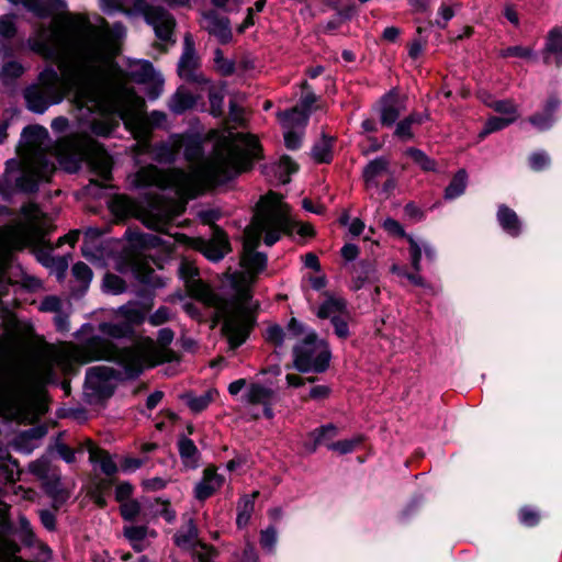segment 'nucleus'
Listing matches in <instances>:
<instances>
[{
	"label": "nucleus",
	"mask_w": 562,
	"mask_h": 562,
	"mask_svg": "<svg viewBox=\"0 0 562 562\" xmlns=\"http://www.w3.org/2000/svg\"><path fill=\"white\" fill-rule=\"evenodd\" d=\"M32 49L57 60L60 75L50 68L41 72L38 82L24 91L31 105L56 104L70 92L80 102L144 105L145 100L132 82L144 85L150 99L159 95L162 88L160 82L151 81L154 70L148 64L130 74L114 68L109 40L93 27L75 32L41 27Z\"/></svg>",
	"instance_id": "nucleus-1"
},
{
	"label": "nucleus",
	"mask_w": 562,
	"mask_h": 562,
	"mask_svg": "<svg viewBox=\"0 0 562 562\" xmlns=\"http://www.w3.org/2000/svg\"><path fill=\"white\" fill-rule=\"evenodd\" d=\"M246 149L231 148L215 153L203 170L204 178L215 184H225L243 172L250 171L256 160L263 158L259 139L251 134L240 135Z\"/></svg>",
	"instance_id": "nucleus-2"
},
{
	"label": "nucleus",
	"mask_w": 562,
	"mask_h": 562,
	"mask_svg": "<svg viewBox=\"0 0 562 562\" xmlns=\"http://www.w3.org/2000/svg\"><path fill=\"white\" fill-rule=\"evenodd\" d=\"M233 302L221 297V303L214 306L216 311L211 317V328L222 323L221 335L227 339L229 349L236 350L250 337L257 325V313L243 304L236 305V313L232 311Z\"/></svg>",
	"instance_id": "nucleus-3"
},
{
	"label": "nucleus",
	"mask_w": 562,
	"mask_h": 562,
	"mask_svg": "<svg viewBox=\"0 0 562 562\" xmlns=\"http://www.w3.org/2000/svg\"><path fill=\"white\" fill-rule=\"evenodd\" d=\"M281 199V194L269 191L257 203V209L260 211L258 226L266 233L263 243L269 247L280 240L281 233L290 235L294 225L290 216L291 207L282 203Z\"/></svg>",
	"instance_id": "nucleus-4"
},
{
	"label": "nucleus",
	"mask_w": 562,
	"mask_h": 562,
	"mask_svg": "<svg viewBox=\"0 0 562 562\" xmlns=\"http://www.w3.org/2000/svg\"><path fill=\"white\" fill-rule=\"evenodd\" d=\"M323 349L314 357L316 347L296 344L293 349V364H286V369L294 368L300 373H324L330 364L331 351L327 341L321 340Z\"/></svg>",
	"instance_id": "nucleus-5"
},
{
	"label": "nucleus",
	"mask_w": 562,
	"mask_h": 562,
	"mask_svg": "<svg viewBox=\"0 0 562 562\" xmlns=\"http://www.w3.org/2000/svg\"><path fill=\"white\" fill-rule=\"evenodd\" d=\"M111 380L122 381V372L109 367H92L87 370L85 385L92 391L94 404L105 405L114 395L116 386Z\"/></svg>",
	"instance_id": "nucleus-6"
},
{
	"label": "nucleus",
	"mask_w": 562,
	"mask_h": 562,
	"mask_svg": "<svg viewBox=\"0 0 562 562\" xmlns=\"http://www.w3.org/2000/svg\"><path fill=\"white\" fill-rule=\"evenodd\" d=\"M132 272L134 278L143 285L136 291V295L142 300L139 305L150 311L154 306L155 291L166 286V279L156 274L147 262H135Z\"/></svg>",
	"instance_id": "nucleus-7"
},
{
	"label": "nucleus",
	"mask_w": 562,
	"mask_h": 562,
	"mask_svg": "<svg viewBox=\"0 0 562 562\" xmlns=\"http://www.w3.org/2000/svg\"><path fill=\"white\" fill-rule=\"evenodd\" d=\"M69 120L65 116L55 117L50 127L55 134L61 135L56 139V147L60 156L68 158L74 164V170L79 168L80 158V144L75 134L66 135L69 130Z\"/></svg>",
	"instance_id": "nucleus-8"
},
{
	"label": "nucleus",
	"mask_w": 562,
	"mask_h": 562,
	"mask_svg": "<svg viewBox=\"0 0 562 562\" xmlns=\"http://www.w3.org/2000/svg\"><path fill=\"white\" fill-rule=\"evenodd\" d=\"M183 45V53L178 64V75L186 81L207 85L209 81L200 71V58L195 52L194 41L190 34L184 36Z\"/></svg>",
	"instance_id": "nucleus-9"
},
{
	"label": "nucleus",
	"mask_w": 562,
	"mask_h": 562,
	"mask_svg": "<svg viewBox=\"0 0 562 562\" xmlns=\"http://www.w3.org/2000/svg\"><path fill=\"white\" fill-rule=\"evenodd\" d=\"M119 352L116 346L99 335L88 338L79 349L80 359L88 363L100 360H112Z\"/></svg>",
	"instance_id": "nucleus-10"
},
{
	"label": "nucleus",
	"mask_w": 562,
	"mask_h": 562,
	"mask_svg": "<svg viewBox=\"0 0 562 562\" xmlns=\"http://www.w3.org/2000/svg\"><path fill=\"white\" fill-rule=\"evenodd\" d=\"M198 250L210 261L218 262L232 251L227 233L218 225H213L212 237L201 239Z\"/></svg>",
	"instance_id": "nucleus-11"
},
{
	"label": "nucleus",
	"mask_w": 562,
	"mask_h": 562,
	"mask_svg": "<svg viewBox=\"0 0 562 562\" xmlns=\"http://www.w3.org/2000/svg\"><path fill=\"white\" fill-rule=\"evenodd\" d=\"M81 111L86 109L90 113H97L100 111L101 117L93 119L89 124V130L92 134L101 137H109L117 127L119 121L114 117L105 115L102 110H116L122 119L130 110H146L147 108H76Z\"/></svg>",
	"instance_id": "nucleus-12"
},
{
	"label": "nucleus",
	"mask_w": 562,
	"mask_h": 562,
	"mask_svg": "<svg viewBox=\"0 0 562 562\" xmlns=\"http://www.w3.org/2000/svg\"><path fill=\"white\" fill-rule=\"evenodd\" d=\"M124 238L133 248L139 250L161 249L162 251L170 252L172 249L170 243L164 240L158 235L144 233L138 227H127Z\"/></svg>",
	"instance_id": "nucleus-13"
},
{
	"label": "nucleus",
	"mask_w": 562,
	"mask_h": 562,
	"mask_svg": "<svg viewBox=\"0 0 562 562\" xmlns=\"http://www.w3.org/2000/svg\"><path fill=\"white\" fill-rule=\"evenodd\" d=\"M339 434L338 427L328 423L322 425L307 434L306 440L303 442V447L307 453H315L321 446H325L329 449V445L333 443V439Z\"/></svg>",
	"instance_id": "nucleus-14"
},
{
	"label": "nucleus",
	"mask_w": 562,
	"mask_h": 562,
	"mask_svg": "<svg viewBox=\"0 0 562 562\" xmlns=\"http://www.w3.org/2000/svg\"><path fill=\"white\" fill-rule=\"evenodd\" d=\"M313 108H286L277 116L283 130L305 132Z\"/></svg>",
	"instance_id": "nucleus-15"
},
{
	"label": "nucleus",
	"mask_w": 562,
	"mask_h": 562,
	"mask_svg": "<svg viewBox=\"0 0 562 562\" xmlns=\"http://www.w3.org/2000/svg\"><path fill=\"white\" fill-rule=\"evenodd\" d=\"M202 27L211 35L217 37L221 43H227L232 38L229 20L227 18L220 16L214 11H206L202 13Z\"/></svg>",
	"instance_id": "nucleus-16"
},
{
	"label": "nucleus",
	"mask_w": 562,
	"mask_h": 562,
	"mask_svg": "<svg viewBox=\"0 0 562 562\" xmlns=\"http://www.w3.org/2000/svg\"><path fill=\"white\" fill-rule=\"evenodd\" d=\"M499 115L490 116L482 131L479 133V138L484 139L490 134L502 131L512 123H514L519 116L517 108H494Z\"/></svg>",
	"instance_id": "nucleus-17"
},
{
	"label": "nucleus",
	"mask_w": 562,
	"mask_h": 562,
	"mask_svg": "<svg viewBox=\"0 0 562 562\" xmlns=\"http://www.w3.org/2000/svg\"><path fill=\"white\" fill-rule=\"evenodd\" d=\"M259 241L250 245L248 241L244 243L243 255L240 257V267L251 273L259 274L267 269L268 257L265 252L257 251Z\"/></svg>",
	"instance_id": "nucleus-18"
},
{
	"label": "nucleus",
	"mask_w": 562,
	"mask_h": 562,
	"mask_svg": "<svg viewBox=\"0 0 562 562\" xmlns=\"http://www.w3.org/2000/svg\"><path fill=\"white\" fill-rule=\"evenodd\" d=\"M115 484V477L94 476L90 481L87 495L98 508L104 509L108 506L106 495L111 493Z\"/></svg>",
	"instance_id": "nucleus-19"
},
{
	"label": "nucleus",
	"mask_w": 562,
	"mask_h": 562,
	"mask_svg": "<svg viewBox=\"0 0 562 562\" xmlns=\"http://www.w3.org/2000/svg\"><path fill=\"white\" fill-rule=\"evenodd\" d=\"M188 295L205 306H216L221 303V297L216 294L209 284L202 279L188 280L186 284Z\"/></svg>",
	"instance_id": "nucleus-20"
},
{
	"label": "nucleus",
	"mask_w": 562,
	"mask_h": 562,
	"mask_svg": "<svg viewBox=\"0 0 562 562\" xmlns=\"http://www.w3.org/2000/svg\"><path fill=\"white\" fill-rule=\"evenodd\" d=\"M300 165L289 155H282L279 160L270 166H265L267 175L273 173L281 184H288L291 176L299 172Z\"/></svg>",
	"instance_id": "nucleus-21"
},
{
	"label": "nucleus",
	"mask_w": 562,
	"mask_h": 562,
	"mask_svg": "<svg viewBox=\"0 0 562 562\" xmlns=\"http://www.w3.org/2000/svg\"><path fill=\"white\" fill-rule=\"evenodd\" d=\"M498 225L513 238L521 235L522 223L517 213L506 204H499L496 213Z\"/></svg>",
	"instance_id": "nucleus-22"
},
{
	"label": "nucleus",
	"mask_w": 562,
	"mask_h": 562,
	"mask_svg": "<svg viewBox=\"0 0 562 562\" xmlns=\"http://www.w3.org/2000/svg\"><path fill=\"white\" fill-rule=\"evenodd\" d=\"M148 15L151 19L156 33L161 40H168L176 25L175 20L161 8H153L148 11Z\"/></svg>",
	"instance_id": "nucleus-23"
},
{
	"label": "nucleus",
	"mask_w": 562,
	"mask_h": 562,
	"mask_svg": "<svg viewBox=\"0 0 562 562\" xmlns=\"http://www.w3.org/2000/svg\"><path fill=\"white\" fill-rule=\"evenodd\" d=\"M48 142H50L48 130L40 124H31L22 130L20 144L37 147L46 145Z\"/></svg>",
	"instance_id": "nucleus-24"
},
{
	"label": "nucleus",
	"mask_w": 562,
	"mask_h": 562,
	"mask_svg": "<svg viewBox=\"0 0 562 562\" xmlns=\"http://www.w3.org/2000/svg\"><path fill=\"white\" fill-rule=\"evenodd\" d=\"M199 529L194 519L190 518L187 522L186 530H180L173 535V542L182 550L191 551L198 548L196 542H203L199 538Z\"/></svg>",
	"instance_id": "nucleus-25"
},
{
	"label": "nucleus",
	"mask_w": 562,
	"mask_h": 562,
	"mask_svg": "<svg viewBox=\"0 0 562 562\" xmlns=\"http://www.w3.org/2000/svg\"><path fill=\"white\" fill-rule=\"evenodd\" d=\"M336 137L329 136L325 133L322 134L319 142L314 143L311 149V156L316 164H330L334 158L333 147Z\"/></svg>",
	"instance_id": "nucleus-26"
},
{
	"label": "nucleus",
	"mask_w": 562,
	"mask_h": 562,
	"mask_svg": "<svg viewBox=\"0 0 562 562\" xmlns=\"http://www.w3.org/2000/svg\"><path fill=\"white\" fill-rule=\"evenodd\" d=\"M89 460L91 463H99L105 477H115L120 468L114 462L111 453L102 448H93L90 450Z\"/></svg>",
	"instance_id": "nucleus-27"
},
{
	"label": "nucleus",
	"mask_w": 562,
	"mask_h": 562,
	"mask_svg": "<svg viewBox=\"0 0 562 562\" xmlns=\"http://www.w3.org/2000/svg\"><path fill=\"white\" fill-rule=\"evenodd\" d=\"M148 312L149 311L139 305V302L130 301L128 303L121 305L117 308L116 314L125 319L124 323L132 324V327H134L135 325L144 323Z\"/></svg>",
	"instance_id": "nucleus-28"
},
{
	"label": "nucleus",
	"mask_w": 562,
	"mask_h": 562,
	"mask_svg": "<svg viewBox=\"0 0 562 562\" xmlns=\"http://www.w3.org/2000/svg\"><path fill=\"white\" fill-rule=\"evenodd\" d=\"M178 450L186 467H191L192 469L198 467L200 452L192 439L188 438L186 435H180L178 439Z\"/></svg>",
	"instance_id": "nucleus-29"
},
{
	"label": "nucleus",
	"mask_w": 562,
	"mask_h": 562,
	"mask_svg": "<svg viewBox=\"0 0 562 562\" xmlns=\"http://www.w3.org/2000/svg\"><path fill=\"white\" fill-rule=\"evenodd\" d=\"M120 364L123 367L125 378L135 380L143 373L140 358L130 348L122 351Z\"/></svg>",
	"instance_id": "nucleus-30"
},
{
	"label": "nucleus",
	"mask_w": 562,
	"mask_h": 562,
	"mask_svg": "<svg viewBox=\"0 0 562 562\" xmlns=\"http://www.w3.org/2000/svg\"><path fill=\"white\" fill-rule=\"evenodd\" d=\"M161 171L155 165L142 167L134 178V186L138 189H148L157 186L160 180Z\"/></svg>",
	"instance_id": "nucleus-31"
},
{
	"label": "nucleus",
	"mask_w": 562,
	"mask_h": 562,
	"mask_svg": "<svg viewBox=\"0 0 562 562\" xmlns=\"http://www.w3.org/2000/svg\"><path fill=\"white\" fill-rule=\"evenodd\" d=\"M259 495V492H254L251 495L243 496L237 505V517H236V526L238 529L245 528L250 518L251 514L255 509V498Z\"/></svg>",
	"instance_id": "nucleus-32"
},
{
	"label": "nucleus",
	"mask_w": 562,
	"mask_h": 562,
	"mask_svg": "<svg viewBox=\"0 0 562 562\" xmlns=\"http://www.w3.org/2000/svg\"><path fill=\"white\" fill-rule=\"evenodd\" d=\"M404 155L412 159V161L420 168L424 172H437L438 162L430 158L425 151L417 147H408L405 149Z\"/></svg>",
	"instance_id": "nucleus-33"
},
{
	"label": "nucleus",
	"mask_w": 562,
	"mask_h": 562,
	"mask_svg": "<svg viewBox=\"0 0 562 562\" xmlns=\"http://www.w3.org/2000/svg\"><path fill=\"white\" fill-rule=\"evenodd\" d=\"M468 173L465 169H459L445 189V198L457 199L462 195L467 188Z\"/></svg>",
	"instance_id": "nucleus-34"
},
{
	"label": "nucleus",
	"mask_w": 562,
	"mask_h": 562,
	"mask_svg": "<svg viewBox=\"0 0 562 562\" xmlns=\"http://www.w3.org/2000/svg\"><path fill=\"white\" fill-rule=\"evenodd\" d=\"M44 178L34 173H22L14 180L16 192L34 194L40 190V184Z\"/></svg>",
	"instance_id": "nucleus-35"
},
{
	"label": "nucleus",
	"mask_w": 562,
	"mask_h": 562,
	"mask_svg": "<svg viewBox=\"0 0 562 562\" xmlns=\"http://www.w3.org/2000/svg\"><path fill=\"white\" fill-rule=\"evenodd\" d=\"M274 396L272 389L266 387L259 383H251L246 397L247 402L251 405H262L271 401Z\"/></svg>",
	"instance_id": "nucleus-36"
},
{
	"label": "nucleus",
	"mask_w": 562,
	"mask_h": 562,
	"mask_svg": "<svg viewBox=\"0 0 562 562\" xmlns=\"http://www.w3.org/2000/svg\"><path fill=\"white\" fill-rule=\"evenodd\" d=\"M151 150V159L158 164L170 165L176 161L177 151L170 144L166 142L155 143Z\"/></svg>",
	"instance_id": "nucleus-37"
},
{
	"label": "nucleus",
	"mask_w": 562,
	"mask_h": 562,
	"mask_svg": "<svg viewBox=\"0 0 562 562\" xmlns=\"http://www.w3.org/2000/svg\"><path fill=\"white\" fill-rule=\"evenodd\" d=\"M215 390H209L200 396H193L191 393H186L182 398H188L187 405L193 413H201L205 411L214 400Z\"/></svg>",
	"instance_id": "nucleus-38"
},
{
	"label": "nucleus",
	"mask_w": 562,
	"mask_h": 562,
	"mask_svg": "<svg viewBox=\"0 0 562 562\" xmlns=\"http://www.w3.org/2000/svg\"><path fill=\"white\" fill-rule=\"evenodd\" d=\"M21 546L13 539H4L0 544V562H29L19 557Z\"/></svg>",
	"instance_id": "nucleus-39"
},
{
	"label": "nucleus",
	"mask_w": 562,
	"mask_h": 562,
	"mask_svg": "<svg viewBox=\"0 0 562 562\" xmlns=\"http://www.w3.org/2000/svg\"><path fill=\"white\" fill-rule=\"evenodd\" d=\"M390 161L385 157H378L371 160L363 169L362 177L366 183H370L378 176L386 172Z\"/></svg>",
	"instance_id": "nucleus-40"
},
{
	"label": "nucleus",
	"mask_w": 562,
	"mask_h": 562,
	"mask_svg": "<svg viewBox=\"0 0 562 562\" xmlns=\"http://www.w3.org/2000/svg\"><path fill=\"white\" fill-rule=\"evenodd\" d=\"M127 289L126 281L112 272H106L102 281V290L105 293L117 295L124 293Z\"/></svg>",
	"instance_id": "nucleus-41"
},
{
	"label": "nucleus",
	"mask_w": 562,
	"mask_h": 562,
	"mask_svg": "<svg viewBox=\"0 0 562 562\" xmlns=\"http://www.w3.org/2000/svg\"><path fill=\"white\" fill-rule=\"evenodd\" d=\"M198 548H194L190 551V554L193 560L198 562H214V560L220 555V551L212 544L206 542H196Z\"/></svg>",
	"instance_id": "nucleus-42"
},
{
	"label": "nucleus",
	"mask_w": 562,
	"mask_h": 562,
	"mask_svg": "<svg viewBox=\"0 0 562 562\" xmlns=\"http://www.w3.org/2000/svg\"><path fill=\"white\" fill-rule=\"evenodd\" d=\"M170 505L169 499L156 497L154 502L149 504V508L154 516H160L167 522L171 524L176 519V512L170 507Z\"/></svg>",
	"instance_id": "nucleus-43"
},
{
	"label": "nucleus",
	"mask_w": 562,
	"mask_h": 562,
	"mask_svg": "<svg viewBox=\"0 0 562 562\" xmlns=\"http://www.w3.org/2000/svg\"><path fill=\"white\" fill-rule=\"evenodd\" d=\"M101 329L104 333H106L110 337L116 339L130 338L135 333L134 327H132V324H126L124 322L116 324L103 323L101 325Z\"/></svg>",
	"instance_id": "nucleus-44"
},
{
	"label": "nucleus",
	"mask_w": 562,
	"mask_h": 562,
	"mask_svg": "<svg viewBox=\"0 0 562 562\" xmlns=\"http://www.w3.org/2000/svg\"><path fill=\"white\" fill-rule=\"evenodd\" d=\"M134 136L138 140L139 154H148L151 156L154 145L150 142V132L144 123H137L134 128Z\"/></svg>",
	"instance_id": "nucleus-45"
},
{
	"label": "nucleus",
	"mask_w": 562,
	"mask_h": 562,
	"mask_svg": "<svg viewBox=\"0 0 562 562\" xmlns=\"http://www.w3.org/2000/svg\"><path fill=\"white\" fill-rule=\"evenodd\" d=\"M346 310V302L342 299H335L333 296H328L325 300L317 311V317L321 319H326L330 317V314L334 312H344Z\"/></svg>",
	"instance_id": "nucleus-46"
},
{
	"label": "nucleus",
	"mask_w": 562,
	"mask_h": 562,
	"mask_svg": "<svg viewBox=\"0 0 562 562\" xmlns=\"http://www.w3.org/2000/svg\"><path fill=\"white\" fill-rule=\"evenodd\" d=\"M358 281L373 282L376 278L375 261L370 258L361 259L355 267Z\"/></svg>",
	"instance_id": "nucleus-47"
},
{
	"label": "nucleus",
	"mask_w": 562,
	"mask_h": 562,
	"mask_svg": "<svg viewBox=\"0 0 562 562\" xmlns=\"http://www.w3.org/2000/svg\"><path fill=\"white\" fill-rule=\"evenodd\" d=\"M554 108H544L542 112H537L528 117V122L539 131L549 130L554 122L553 110Z\"/></svg>",
	"instance_id": "nucleus-48"
},
{
	"label": "nucleus",
	"mask_w": 562,
	"mask_h": 562,
	"mask_svg": "<svg viewBox=\"0 0 562 562\" xmlns=\"http://www.w3.org/2000/svg\"><path fill=\"white\" fill-rule=\"evenodd\" d=\"M203 155V145L199 136L189 135L184 143L183 156L188 161L195 160Z\"/></svg>",
	"instance_id": "nucleus-49"
},
{
	"label": "nucleus",
	"mask_w": 562,
	"mask_h": 562,
	"mask_svg": "<svg viewBox=\"0 0 562 562\" xmlns=\"http://www.w3.org/2000/svg\"><path fill=\"white\" fill-rule=\"evenodd\" d=\"M517 516L519 522L527 528L538 526L541 520L540 513L529 505L520 507Z\"/></svg>",
	"instance_id": "nucleus-50"
},
{
	"label": "nucleus",
	"mask_w": 562,
	"mask_h": 562,
	"mask_svg": "<svg viewBox=\"0 0 562 562\" xmlns=\"http://www.w3.org/2000/svg\"><path fill=\"white\" fill-rule=\"evenodd\" d=\"M71 271L75 279L81 283L86 291L93 277L92 269L86 262L78 261L72 266Z\"/></svg>",
	"instance_id": "nucleus-51"
},
{
	"label": "nucleus",
	"mask_w": 562,
	"mask_h": 562,
	"mask_svg": "<svg viewBox=\"0 0 562 562\" xmlns=\"http://www.w3.org/2000/svg\"><path fill=\"white\" fill-rule=\"evenodd\" d=\"M362 441V436H357L351 439L338 440L329 445V450L336 451L340 454L351 453L359 445H361Z\"/></svg>",
	"instance_id": "nucleus-52"
},
{
	"label": "nucleus",
	"mask_w": 562,
	"mask_h": 562,
	"mask_svg": "<svg viewBox=\"0 0 562 562\" xmlns=\"http://www.w3.org/2000/svg\"><path fill=\"white\" fill-rule=\"evenodd\" d=\"M42 490L46 496H56L59 493L67 491L61 486L60 475L49 474L47 479L42 480Z\"/></svg>",
	"instance_id": "nucleus-53"
},
{
	"label": "nucleus",
	"mask_w": 562,
	"mask_h": 562,
	"mask_svg": "<svg viewBox=\"0 0 562 562\" xmlns=\"http://www.w3.org/2000/svg\"><path fill=\"white\" fill-rule=\"evenodd\" d=\"M142 506L137 499H130L120 506L121 517L125 521H134L140 514Z\"/></svg>",
	"instance_id": "nucleus-54"
},
{
	"label": "nucleus",
	"mask_w": 562,
	"mask_h": 562,
	"mask_svg": "<svg viewBox=\"0 0 562 562\" xmlns=\"http://www.w3.org/2000/svg\"><path fill=\"white\" fill-rule=\"evenodd\" d=\"M552 53L555 55H562V31L553 29L548 34L547 45L544 54Z\"/></svg>",
	"instance_id": "nucleus-55"
},
{
	"label": "nucleus",
	"mask_w": 562,
	"mask_h": 562,
	"mask_svg": "<svg viewBox=\"0 0 562 562\" xmlns=\"http://www.w3.org/2000/svg\"><path fill=\"white\" fill-rule=\"evenodd\" d=\"M528 164L531 170L539 172L547 169L550 166L551 159L546 151L540 150L535 151L529 156Z\"/></svg>",
	"instance_id": "nucleus-56"
},
{
	"label": "nucleus",
	"mask_w": 562,
	"mask_h": 562,
	"mask_svg": "<svg viewBox=\"0 0 562 562\" xmlns=\"http://www.w3.org/2000/svg\"><path fill=\"white\" fill-rule=\"evenodd\" d=\"M265 339L277 348L282 347L285 339L284 329L279 324L270 325L266 330Z\"/></svg>",
	"instance_id": "nucleus-57"
},
{
	"label": "nucleus",
	"mask_w": 562,
	"mask_h": 562,
	"mask_svg": "<svg viewBox=\"0 0 562 562\" xmlns=\"http://www.w3.org/2000/svg\"><path fill=\"white\" fill-rule=\"evenodd\" d=\"M382 228L393 237L404 238L406 240L407 238L413 237L412 235L405 232L403 225L398 221L392 217H386L383 221Z\"/></svg>",
	"instance_id": "nucleus-58"
},
{
	"label": "nucleus",
	"mask_w": 562,
	"mask_h": 562,
	"mask_svg": "<svg viewBox=\"0 0 562 562\" xmlns=\"http://www.w3.org/2000/svg\"><path fill=\"white\" fill-rule=\"evenodd\" d=\"M214 63L216 70L223 76H229L235 71V63L225 58L221 49L215 50Z\"/></svg>",
	"instance_id": "nucleus-59"
},
{
	"label": "nucleus",
	"mask_w": 562,
	"mask_h": 562,
	"mask_svg": "<svg viewBox=\"0 0 562 562\" xmlns=\"http://www.w3.org/2000/svg\"><path fill=\"white\" fill-rule=\"evenodd\" d=\"M21 541L24 546L31 547L35 540V533L32 529L31 522L25 515L19 516Z\"/></svg>",
	"instance_id": "nucleus-60"
},
{
	"label": "nucleus",
	"mask_w": 562,
	"mask_h": 562,
	"mask_svg": "<svg viewBox=\"0 0 562 562\" xmlns=\"http://www.w3.org/2000/svg\"><path fill=\"white\" fill-rule=\"evenodd\" d=\"M220 487L221 486H217L211 482L201 480L195 484L194 497L200 502H204L210 498Z\"/></svg>",
	"instance_id": "nucleus-61"
},
{
	"label": "nucleus",
	"mask_w": 562,
	"mask_h": 562,
	"mask_svg": "<svg viewBox=\"0 0 562 562\" xmlns=\"http://www.w3.org/2000/svg\"><path fill=\"white\" fill-rule=\"evenodd\" d=\"M47 434V427L45 425H37L23 430L18 436L19 443L27 442L30 440H37L43 438Z\"/></svg>",
	"instance_id": "nucleus-62"
},
{
	"label": "nucleus",
	"mask_w": 562,
	"mask_h": 562,
	"mask_svg": "<svg viewBox=\"0 0 562 562\" xmlns=\"http://www.w3.org/2000/svg\"><path fill=\"white\" fill-rule=\"evenodd\" d=\"M305 132L284 130V146L289 150H299L302 147V139Z\"/></svg>",
	"instance_id": "nucleus-63"
},
{
	"label": "nucleus",
	"mask_w": 562,
	"mask_h": 562,
	"mask_svg": "<svg viewBox=\"0 0 562 562\" xmlns=\"http://www.w3.org/2000/svg\"><path fill=\"white\" fill-rule=\"evenodd\" d=\"M19 389L30 392H38L43 389V383L37 375L23 374L19 381Z\"/></svg>",
	"instance_id": "nucleus-64"
}]
</instances>
